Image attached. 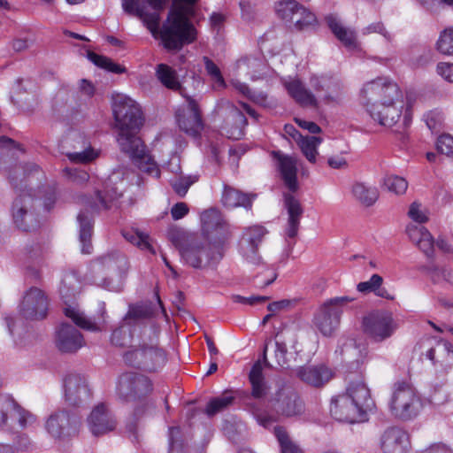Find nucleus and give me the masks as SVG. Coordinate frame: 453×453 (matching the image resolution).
<instances>
[{
	"label": "nucleus",
	"instance_id": "f257e3e1",
	"mask_svg": "<svg viewBox=\"0 0 453 453\" xmlns=\"http://www.w3.org/2000/svg\"><path fill=\"white\" fill-rule=\"evenodd\" d=\"M111 107L120 150L128 155L142 172L159 178L160 170L157 163L147 153L144 143L137 135L144 120L140 105L131 97L117 94L112 97Z\"/></svg>",
	"mask_w": 453,
	"mask_h": 453
},
{
	"label": "nucleus",
	"instance_id": "f03ea898",
	"mask_svg": "<svg viewBox=\"0 0 453 453\" xmlns=\"http://www.w3.org/2000/svg\"><path fill=\"white\" fill-rule=\"evenodd\" d=\"M197 1L175 0L160 30V38L168 50H180L196 40V31L188 17L193 14V4Z\"/></svg>",
	"mask_w": 453,
	"mask_h": 453
},
{
	"label": "nucleus",
	"instance_id": "7ed1b4c3",
	"mask_svg": "<svg viewBox=\"0 0 453 453\" xmlns=\"http://www.w3.org/2000/svg\"><path fill=\"white\" fill-rule=\"evenodd\" d=\"M373 406L370 389L361 380L349 382L346 391L331 399V415L341 422L357 423L365 420L366 412Z\"/></svg>",
	"mask_w": 453,
	"mask_h": 453
},
{
	"label": "nucleus",
	"instance_id": "20e7f679",
	"mask_svg": "<svg viewBox=\"0 0 453 453\" xmlns=\"http://www.w3.org/2000/svg\"><path fill=\"white\" fill-rule=\"evenodd\" d=\"M228 234L223 239L208 240L205 237H191L181 247L180 257L183 262L195 269L215 268L225 255Z\"/></svg>",
	"mask_w": 453,
	"mask_h": 453
},
{
	"label": "nucleus",
	"instance_id": "39448f33",
	"mask_svg": "<svg viewBox=\"0 0 453 453\" xmlns=\"http://www.w3.org/2000/svg\"><path fill=\"white\" fill-rule=\"evenodd\" d=\"M388 407L395 418L410 420L418 415L422 409V402L410 383L398 381L393 386Z\"/></svg>",
	"mask_w": 453,
	"mask_h": 453
},
{
	"label": "nucleus",
	"instance_id": "423d86ee",
	"mask_svg": "<svg viewBox=\"0 0 453 453\" xmlns=\"http://www.w3.org/2000/svg\"><path fill=\"white\" fill-rule=\"evenodd\" d=\"M355 299V297L343 296L326 300L314 313L312 319L314 326L324 336L333 335L339 327L343 308Z\"/></svg>",
	"mask_w": 453,
	"mask_h": 453
},
{
	"label": "nucleus",
	"instance_id": "0eeeda50",
	"mask_svg": "<svg viewBox=\"0 0 453 453\" xmlns=\"http://www.w3.org/2000/svg\"><path fill=\"white\" fill-rule=\"evenodd\" d=\"M124 12L139 18L154 37L160 35L159 12L167 0H121Z\"/></svg>",
	"mask_w": 453,
	"mask_h": 453
},
{
	"label": "nucleus",
	"instance_id": "6e6552de",
	"mask_svg": "<svg viewBox=\"0 0 453 453\" xmlns=\"http://www.w3.org/2000/svg\"><path fill=\"white\" fill-rule=\"evenodd\" d=\"M362 326L370 339L381 342L393 335L398 325L390 311L376 310L364 317Z\"/></svg>",
	"mask_w": 453,
	"mask_h": 453
},
{
	"label": "nucleus",
	"instance_id": "1a4fd4ad",
	"mask_svg": "<svg viewBox=\"0 0 453 453\" xmlns=\"http://www.w3.org/2000/svg\"><path fill=\"white\" fill-rule=\"evenodd\" d=\"M118 394L127 402L142 401L153 389L151 380L145 375L128 372L120 375L118 383Z\"/></svg>",
	"mask_w": 453,
	"mask_h": 453
},
{
	"label": "nucleus",
	"instance_id": "9d476101",
	"mask_svg": "<svg viewBox=\"0 0 453 453\" xmlns=\"http://www.w3.org/2000/svg\"><path fill=\"white\" fill-rule=\"evenodd\" d=\"M393 103L385 104H372L365 106L371 117L378 121L379 124L385 127H392L396 124L403 115L405 108V102L402 90H397L391 87L388 90Z\"/></svg>",
	"mask_w": 453,
	"mask_h": 453
},
{
	"label": "nucleus",
	"instance_id": "9b49d317",
	"mask_svg": "<svg viewBox=\"0 0 453 453\" xmlns=\"http://www.w3.org/2000/svg\"><path fill=\"white\" fill-rule=\"evenodd\" d=\"M81 424V418L75 413L58 410L46 419L45 429L54 439L65 440L78 434Z\"/></svg>",
	"mask_w": 453,
	"mask_h": 453
},
{
	"label": "nucleus",
	"instance_id": "f8f14e48",
	"mask_svg": "<svg viewBox=\"0 0 453 453\" xmlns=\"http://www.w3.org/2000/svg\"><path fill=\"white\" fill-rule=\"evenodd\" d=\"M406 233L411 242L429 259H433L435 257V245L445 254L453 252L452 246L446 240L438 238L435 242L431 233L421 225H408Z\"/></svg>",
	"mask_w": 453,
	"mask_h": 453
},
{
	"label": "nucleus",
	"instance_id": "ddd939ff",
	"mask_svg": "<svg viewBox=\"0 0 453 453\" xmlns=\"http://www.w3.org/2000/svg\"><path fill=\"white\" fill-rule=\"evenodd\" d=\"M266 234L267 230L265 227L260 225L244 228L239 240L238 250L247 263L254 265L263 263L258 250Z\"/></svg>",
	"mask_w": 453,
	"mask_h": 453
},
{
	"label": "nucleus",
	"instance_id": "4468645a",
	"mask_svg": "<svg viewBox=\"0 0 453 453\" xmlns=\"http://www.w3.org/2000/svg\"><path fill=\"white\" fill-rule=\"evenodd\" d=\"M395 87L401 90L398 85L388 78H377L364 85L360 91V101L364 106L372 104H385L393 103L388 90Z\"/></svg>",
	"mask_w": 453,
	"mask_h": 453
},
{
	"label": "nucleus",
	"instance_id": "2eb2a0df",
	"mask_svg": "<svg viewBox=\"0 0 453 453\" xmlns=\"http://www.w3.org/2000/svg\"><path fill=\"white\" fill-rule=\"evenodd\" d=\"M48 306L49 299L44 291L32 287L23 296L19 313L27 319L38 320L46 317Z\"/></svg>",
	"mask_w": 453,
	"mask_h": 453
},
{
	"label": "nucleus",
	"instance_id": "dca6fc26",
	"mask_svg": "<svg viewBox=\"0 0 453 453\" xmlns=\"http://www.w3.org/2000/svg\"><path fill=\"white\" fill-rule=\"evenodd\" d=\"M272 404L278 414L287 418L300 416L304 412L303 403L289 386H282L277 390Z\"/></svg>",
	"mask_w": 453,
	"mask_h": 453
},
{
	"label": "nucleus",
	"instance_id": "f3484780",
	"mask_svg": "<svg viewBox=\"0 0 453 453\" xmlns=\"http://www.w3.org/2000/svg\"><path fill=\"white\" fill-rule=\"evenodd\" d=\"M311 88L320 94L321 102L326 104H338L342 100V84L334 76L313 74L310 78Z\"/></svg>",
	"mask_w": 453,
	"mask_h": 453
},
{
	"label": "nucleus",
	"instance_id": "a211bd4d",
	"mask_svg": "<svg viewBox=\"0 0 453 453\" xmlns=\"http://www.w3.org/2000/svg\"><path fill=\"white\" fill-rule=\"evenodd\" d=\"M187 106L176 113V120L181 131L192 137H198L203 129L198 103L191 96H187Z\"/></svg>",
	"mask_w": 453,
	"mask_h": 453
},
{
	"label": "nucleus",
	"instance_id": "6ab92c4d",
	"mask_svg": "<svg viewBox=\"0 0 453 453\" xmlns=\"http://www.w3.org/2000/svg\"><path fill=\"white\" fill-rule=\"evenodd\" d=\"M417 347L422 355H425L434 365L444 370L453 366V346L445 340H439L435 346H430V340H424Z\"/></svg>",
	"mask_w": 453,
	"mask_h": 453
},
{
	"label": "nucleus",
	"instance_id": "aec40b11",
	"mask_svg": "<svg viewBox=\"0 0 453 453\" xmlns=\"http://www.w3.org/2000/svg\"><path fill=\"white\" fill-rule=\"evenodd\" d=\"M34 199L29 195H20L12 204V219L15 226L23 231H32L38 226L33 210Z\"/></svg>",
	"mask_w": 453,
	"mask_h": 453
},
{
	"label": "nucleus",
	"instance_id": "412c9836",
	"mask_svg": "<svg viewBox=\"0 0 453 453\" xmlns=\"http://www.w3.org/2000/svg\"><path fill=\"white\" fill-rule=\"evenodd\" d=\"M284 208L287 210L288 221L285 228V235L290 251L295 244L294 240L297 234L300 226L301 218L303 214V208L299 199L289 192L283 194Z\"/></svg>",
	"mask_w": 453,
	"mask_h": 453
},
{
	"label": "nucleus",
	"instance_id": "4be33fe9",
	"mask_svg": "<svg viewBox=\"0 0 453 453\" xmlns=\"http://www.w3.org/2000/svg\"><path fill=\"white\" fill-rule=\"evenodd\" d=\"M147 345L146 343H142L140 348L127 351L124 354V360L126 364L136 366L139 368H142L144 370L152 372L156 371L157 369L162 367L165 361L166 357L164 350H156L151 351L149 354L154 355L153 360L152 359H147Z\"/></svg>",
	"mask_w": 453,
	"mask_h": 453
},
{
	"label": "nucleus",
	"instance_id": "5701e85b",
	"mask_svg": "<svg viewBox=\"0 0 453 453\" xmlns=\"http://www.w3.org/2000/svg\"><path fill=\"white\" fill-rule=\"evenodd\" d=\"M88 426L95 436L104 435L116 428L117 421L108 408V406L100 403L96 404L90 411L87 418Z\"/></svg>",
	"mask_w": 453,
	"mask_h": 453
},
{
	"label": "nucleus",
	"instance_id": "b1692460",
	"mask_svg": "<svg viewBox=\"0 0 453 453\" xmlns=\"http://www.w3.org/2000/svg\"><path fill=\"white\" fill-rule=\"evenodd\" d=\"M65 401L73 406L87 402L90 397V390L84 376L79 373H69L64 380Z\"/></svg>",
	"mask_w": 453,
	"mask_h": 453
},
{
	"label": "nucleus",
	"instance_id": "393cba45",
	"mask_svg": "<svg viewBox=\"0 0 453 453\" xmlns=\"http://www.w3.org/2000/svg\"><path fill=\"white\" fill-rule=\"evenodd\" d=\"M55 344L62 353H75L85 345V341L77 328L63 323L56 331Z\"/></svg>",
	"mask_w": 453,
	"mask_h": 453
},
{
	"label": "nucleus",
	"instance_id": "a878e982",
	"mask_svg": "<svg viewBox=\"0 0 453 453\" xmlns=\"http://www.w3.org/2000/svg\"><path fill=\"white\" fill-rule=\"evenodd\" d=\"M202 230L206 234L208 240L223 239L224 234H228V241L231 238V233L222 214L216 209H209L201 213Z\"/></svg>",
	"mask_w": 453,
	"mask_h": 453
},
{
	"label": "nucleus",
	"instance_id": "bb28decb",
	"mask_svg": "<svg viewBox=\"0 0 453 453\" xmlns=\"http://www.w3.org/2000/svg\"><path fill=\"white\" fill-rule=\"evenodd\" d=\"M273 157L277 160V167L280 173L285 186L290 192H296L299 186L297 182V160L296 157L283 155L280 152H273Z\"/></svg>",
	"mask_w": 453,
	"mask_h": 453
},
{
	"label": "nucleus",
	"instance_id": "cd10ccee",
	"mask_svg": "<svg viewBox=\"0 0 453 453\" xmlns=\"http://www.w3.org/2000/svg\"><path fill=\"white\" fill-rule=\"evenodd\" d=\"M408 445V434L398 427L387 429L381 436L380 446L384 453H404Z\"/></svg>",
	"mask_w": 453,
	"mask_h": 453
},
{
	"label": "nucleus",
	"instance_id": "c85d7f7f",
	"mask_svg": "<svg viewBox=\"0 0 453 453\" xmlns=\"http://www.w3.org/2000/svg\"><path fill=\"white\" fill-rule=\"evenodd\" d=\"M296 376L307 384L320 387L332 379L333 372L323 365L317 366L305 365L300 366L296 370Z\"/></svg>",
	"mask_w": 453,
	"mask_h": 453
},
{
	"label": "nucleus",
	"instance_id": "c756f323",
	"mask_svg": "<svg viewBox=\"0 0 453 453\" xmlns=\"http://www.w3.org/2000/svg\"><path fill=\"white\" fill-rule=\"evenodd\" d=\"M127 268L128 263L126 257L117 252L102 256L91 264L93 273L109 271L125 273Z\"/></svg>",
	"mask_w": 453,
	"mask_h": 453
},
{
	"label": "nucleus",
	"instance_id": "7c9ffc66",
	"mask_svg": "<svg viewBox=\"0 0 453 453\" xmlns=\"http://www.w3.org/2000/svg\"><path fill=\"white\" fill-rule=\"evenodd\" d=\"M285 88L288 95L299 104L318 108L319 101L316 96L309 90L298 79H293L285 82Z\"/></svg>",
	"mask_w": 453,
	"mask_h": 453
},
{
	"label": "nucleus",
	"instance_id": "2f4dec72",
	"mask_svg": "<svg viewBox=\"0 0 453 453\" xmlns=\"http://www.w3.org/2000/svg\"><path fill=\"white\" fill-rule=\"evenodd\" d=\"M249 381L251 386V396L257 400H265L270 392V386L263 373L261 362L257 361L249 373Z\"/></svg>",
	"mask_w": 453,
	"mask_h": 453
},
{
	"label": "nucleus",
	"instance_id": "473e14b6",
	"mask_svg": "<svg viewBox=\"0 0 453 453\" xmlns=\"http://www.w3.org/2000/svg\"><path fill=\"white\" fill-rule=\"evenodd\" d=\"M255 197L256 195L244 194L232 187L225 186L221 202L223 205L227 208L244 207L250 209Z\"/></svg>",
	"mask_w": 453,
	"mask_h": 453
},
{
	"label": "nucleus",
	"instance_id": "72a5a7b5",
	"mask_svg": "<svg viewBox=\"0 0 453 453\" xmlns=\"http://www.w3.org/2000/svg\"><path fill=\"white\" fill-rule=\"evenodd\" d=\"M326 21L334 35L344 44L345 47L349 50L357 48L355 33L352 30L342 27L336 17L334 15H328L326 17Z\"/></svg>",
	"mask_w": 453,
	"mask_h": 453
},
{
	"label": "nucleus",
	"instance_id": "f704fd0d",
	"mask_svg": "<svg viewBox=\"0 0 453 453\" xmlns=\"http://www.w3.org/2000/svg\"><path fill=\"white\" fill-rule=\"evenodd\" d=\"M291 128L297 134V137L295 134H292V137L297 142L302 153L310 163L314 164L319 154L318 147L322 142V139L317 136H303L294 127Z\"/></svg>",
	"mask_w": 453,
	"mask_h": 453
},
{
	"label": "nucleus",
	"instance_id": "c9c22d12",
	"mask_svg": "<svg viewBox=\"0 0 453 453\" xmlns=\"http://www.w3.org/2000/svg\"><path fill=\"white\" fill-rule=\"evenodd\" d=\"M353 197L365 207L372 206L379 198V190L376 187L366 185L364 182H356L351 188Z\"/></svg>",
	"mask_w": 453,
	"mask_h": 453
},
{
	"label": "nucleus",
	"instance_id": "e433bc0d",
	"mask_svg": "<svg viewBox=\"0 0 453 453\" xmlns=\"http://www.w3.org/2000/svg\"><path fill=\"white\" fill-rule=\"evenodd\" d=\"M422 271L434 284H449L453 286V270L448 265L430 264L423 266Z\"/></svg>",
	"mask_w": 453,
	"mask_h": 453
},
{
	"label": "nucleus",
	"instance_id": "4c0bfd02",
	"mask_svg": "<svg viewBox=\"0 0 453 453\" xmlns=\"http://www.w3.org/2000/svg\"><path fill=\"white\" fill-rule=\"evenodd\" d=\"M77 220L80 225V241L82 244L81 251L85 254H90L92 245L90 243V238L92 234V217L86 211H81L78 216Z\"/></svg>",
	"mask_w": 453,
	"mask_h": 453
},
{
	"label": "nucleus",
	"instance_id": "58836bf2",
	"mask_svg": "<svg viewBox=\"0 0 453 453\" xmlns=\"http://www.w3.org/2000/svg\"><path fill=\"white\" fill-rule=\"evenodd\" d=\"M382 284L383 278L379 274H372L369 280L359 282L357 285V289L358 292L363 294L372 292L379 297L394 300V296L389 294L386 288H381Z\"/></svg>",
	"mask_w": 453,
	"mask_h": 453
},
{
	"label": "nucleus",
	"instance_id": "ea45409f",
	"mask_svg": "<svg viewBox=\"0 0 453 453\" xmlns=\"http://www.w3.org/2000/svg\"><path fill=\"white\" fill-rule=\"evenodd\" d=\"M156 77L163 86L173 91H180L181 84L176 71L165 64H159L156 67Z\"/></svg>",
	"mask_w": 453,
	"mask_h": 453
},
{
	"label": "nucleus",
	"instance_id": "a19ab883",
	"mask_svg": "<svg viewBox=\"0 0 453 453\" xmlns=\"http://www.w3.org/2000/svg\"><path fill=\"white\" fill-rule=\"evenodd\" d=\"M172 172L175 173L176 175L170 180V184L174 192L180 196H184L189 187L198 180L196 175H182L180 166L178 164L172 169Z\"/></svg>",
	"mask_w": 453,
	"mask_h": 453
},
{
	"label": "nucleus",
	"instance_id": "79ce46f5",
	"mask_svg": "<svg viewBox=\"0 0 453 453\" xmlns=\"http://www.w3.org/2000/svg\"><path fill=\"white\" fill-rule=\"evenodd\" d=\"M274 351H273V364H270L266 360V352H267V343H265L264 351H263V358L265 363V365L269 367H273L274 365L280 366V367H288V359L287 357V344L284 341L280 339H277L274 342Z\"/></svg>",
	"mask_w": 453,
	"mask_h": 453
},
{
	"label": "nucleus",
	"instance_id": "37998d69",
	"mask_svg": "<svg viewBox=\"0 0 453 453\" xmlns=\"http://www.w3.org/2000/svg\"><path fill=\"white\" fill-rule=\"evenodd\" d=\"M65 315L71 319L78 326L91 331H97L101 326L96 322L88 319L76 306H67L64 309Z\"/></svg>",
	"mask_w": 453,
	"mask_h": 453
},
{
	"label": "nucleus",
	"instance_id": "c03bdc74",
	"mask_svg": "<svg viewBox=\"0 0 453 453\" xmlns=\"http://www.w3.org/2000/svg\"><path fill=\"white\" fill-rule=\"evenodd\" d=\"M316 20L315 14L299 4L296 11L294 12L293 19H291L289 23L292 24L296 29L303 30L314 25Z\"/></svg>",
	"mask_w": 453,
	"mask_h": 453
},
{
	"label": "nucleus",
	"instance_id": "a18cd8bd",
	"mask_svg": "<svg viewBox=\"0 0 453 453\" xmlns=\"http://www.w3.org/2000/svg\"><path fill=\"white\" fill-rule=\"evenodd\" d=\"M151 315L152 310L150 306L145 304L132 305L124 318V323L127 326H131L150 318Z\"/></svg>",
	"mask_w": 453,
	"mask_h": 453
},
{
	"label": "nucleus",
	"instance_id": "49530a36",
	"mask_svg": "<svg viewBox=\"0 0 453 453\" xmlns=\"http://www.w3.org/2000/svg\"><path fill=\"white\" fill-rule=\"evenodd\" d=\"M1 407H2L1 411H0L1 412V422L4 424L5 423L6 418H7L6 412L4 410V407L6 410H8L10 408L12 409V416L14 418L18 419L19 425L22 427H24L27 425L28 418H32V416L28 412H27L25 410H23L21 407L16 405L12 402L4 400L1 403Z\"/></svg>",
	"mask_w": 453,
	"mask_h": 453
},
{
	"label": "nucleus",
	"instance_id": "de8ad7c7",
	"mask_svg": "<svg viewBox=\"0 0 453 453\" xmlns=\"http://www.w3.org/2000/svg\"><path fill=\"white\" fill-rule=\"evenodd\" d=\"M80 281L74 273H65L60 283L59 292L64 299L74 296L79 290Z\"/></svg>",
	"mask_w": 453,
	"mask_h": 453
},
{
	"label": "nucleus",
	"instance_id": "09e8293b",
	"mask_svg": "<svg viewBox=\"0 0 453 453\" xmlns=\"http://www.w3.org/2000/svg\"><path fill=\"white\" fill-rule=\"evenodd\" d=\"M274 434L280 446V453H303L301 448L293 441L281 426L274 427Z\"/></svg>",
	"mask_w": 453,
	"mask_h": 453
},
{
	"label": "nucleus",
	"instance_id": "8fccbe9b",
	"mask_svg": "<svg viewBox=\"0 0 453 453\" xmlns=\"http://www.w3.org/2000/svg\"><path fill=\"white\" fill-rule=\"evenodd\" d=\"M87 56L88 58L96 65L111 73H123L127 71L124 66H121L120 65L113 62L111 58L105 56L98 55L93 51H88Z\"/></svg>",
	"mask_w": 453,
	"mask_h": 453
},
{
	"label": "nucleus",
	"instance_id": "3c124183",
	"mask_svg": "<svg viewBox=\"0 0 453 453\" xmlns=\"http://www.w3.org/2000/svg\"><path fill=\"white\" fill-rule=\"evenodd\" d=\"M230 108V113L235 127L233 130L229 131V136L233 139L238 140L243 134V128L247 126L248 121L244 114L236 108L234 104L227 103Z\"/></svg>",
	"mask_w": 453,
	"mask_h": 453
},
{
	"label": "nucleus",
	"instance_id": "603ef678",
	"mask_svg": "<svg viewBox=\"0 0 453 453\" xmlns=\"http://www.w3.org/2000/svg\"><path fill=\"white\" fill-rule=\"evenodd\" d=\"M123 236L127 242L136 245L141 250H148L152 254L155 253V250L150 242V236L148 234L131 230L123 232Z\"/></svg>",
	"mask_w": 453,
	"mask_h": 453
},
{
	"label": "nucleus",
	"instance_id": "864d4df0",
	"mask_svg": "<svg viewBox=\"0 0 453 453\" xmlns=\"http://www.w3.org/2000/svg\"><path fill=\"white\" fill-rule=\"evenodd\" d=\"M298 4L296 0H279L274 4L275 12L280 19L289 23Z\"/></svg>",
	"mask_w": 453,
	"mask_h": 453
},
{
	"label": "nucleus",
	"instance_id": "5fc2aeb1",
	"mask_svg": "<svg viewBox=\"0 0 453 453\" xmlns=\"http://www.w3.org/2000/svg\"><path fill=\"white\" fill-rule=\"evenodd\" d=\"M234 400V398L233 395L226 394L222 395L219 397H215L208 403L205 409V413L209 417L214 416L215 414L224 411L228 406H230L233 403Z\"/></svg>",
	"mask_w": 453,
	"mask_h": 453
},
{
	"label": "nucleus",
	"instance_id": "6e6d98bb",
	"mask_svg": "<svg viewBox=\"0 0 453 453\" xmlns=\"http://www.w3.org/2000/svg\"><path fill=\"white\" fill-rule=\"evenodd\" d=\"M383 185L389 192L395 195H403L408 188V182L404 178L393 174L384 177Z\"/></svg>",
	"mask_w": 453,
	"mask_h": 453
},
{
	"label": "nucleus",
	"instance_id": "4d7b16f0",
	"mask_svg": "<svg viewBox=\"0 0 453 453\" xmlns=\"http://www.w3.org/2000/svg\"><path fill=\"white\" fill-rule=\"evenodd\" d=\"M65 156L73 163L87 164L96 159L98 156V153L95 151L91 146H88L80 150L66 151Z\"/></svg>",
	"mask_w": 453,
	"mask_h": 453
},
{
	"label": "nucleus",
	"instance_id": "13d9d810",
	"mask_svg": "<svg viewBox=\"0 0 453 453\" xmlns=\"http://www.w3.org/2000/svg\"><path fill=\"white\" fill-rule=\"evenodd\" d=\"M436 49L441 54L453 55V28H446L441 33Z\"/></svg>",
	"mask_w": 453,
	"mask_h": 453
},
{
	"label": "nucleus",
	"instance_id": "bf43d9fd",
	"mask_svg": "<svg viewBox=\"0 0 453 453\" xmlns=\"http://www.w3.org/2000/svg\"><path fill=\"white\" fill-rule=\"evenodd\" d=\"M409 217L415 222L423 224L428 221V211L418 202H413L409 208Z\"/></svg>",
	"mask_w": 453,
	"mask_h": 453
},
{
	"label": "nucleus",
	"instance_id": "052dcab7",
	"mask_svg": "<svg viewBox=\"0 0 453 453\" xmlns=\"http://www.w3.org/2000/svg\"><path fill=\"white\" fill-rule=\"evenodd\" d=\"M125 326H121L115 329L111 334V342L119 347H125L131 342V334L129 329Z\"/></svg>",
	"mask_w": 453,
	"mask_h": 453
},
{
	"label": "nucleus",
	"instance_id": "680f3d73",
	"mask_svg": "<svg viewBox=\"0 0 453 453\" xmlns=\"http://www.w3.org/2000/svg\"><path fill=\"white\" fill-rule=\"evenodd\" d=\"M203 61L208 74L211 77V79L219 87H224L225 81L217 65L207 57L203 58Z\"/></svg>",
	"mask_w": 453,
	"mask_h": 453
},
{
	"label": "nucleus",
	"instance_id": "e2e57ef3",
	"mask_svg": "<svg viewBox=\"0 0 453 453\" xmlns=\"http://www.w3.org/2000/svg\"><path fill=\"white\" fill-rule=\"evenodd\" d=\"M437 150L453 159V136L450 134L441 135L436 143Z\"/></svg>",
	"mask_w": 453,
	"mask_h": 453
},
{
	"label": "nucleus",
	"instance_id": "0e129e2a",
	"mask_svg": "<svg viewBox=\"0 0 453 453\" xmlns=\"http://www.w3.org/2000/svg\"><path fill=\"white\" fill-rule=\"evenodd\" d=\"M424 120L427 127L433 132H439L442 125V116L440 111H431L424 115Z\"/></svg>",
	"mask_w": 453,
	"mask_h": 453
},
{
	"label": "nucleus",
	"instance_id": "69168bd1",
	"mask_svg": "<svg viewBox=\"0 0 453 453\" xmlns=\"http://www.w3.org/2000/svg\"><path fill=\"white\" fill-rule=\"evenodd\" d=\"M65 143L73 149V151L80 150L90 146L86 137L81 133H73L66 138Z\"/></svg>",
	"mask_w": 453,
	"mask_h": 453
},
{
	"label": "nucleus",
	"instance_id": "338daca9",
	"mask_svg": "<svg viewBox=\"0 0 453 453\" xmlns=\"http://www.w3.org/2000/svg\"><path fill=\"white\" fill-rule=\"evenodd\" d=\"M64 173L69 180L77 185H83L89 179V175L86 171L77 168H65L64 169Z\"/></svg>",
	"mask_w": 453,
	"mask_h": 453
},
{
	"label": "nucleus",
	"instance_id": "774afa93",
	"mask_svg": "<svg viewBox=\"0 0 453 453\" xmlns=\"http://www.w3.org/2000/svg\"><path fill=\"white\" fill-rule=\"evenodd\" d=\"M180 434L179 427H171L169 429V453H182L183 444L180 440Z\"/></svg>",
	"mask_w": 453,
	"mask_h": 453
}]
</instances>
